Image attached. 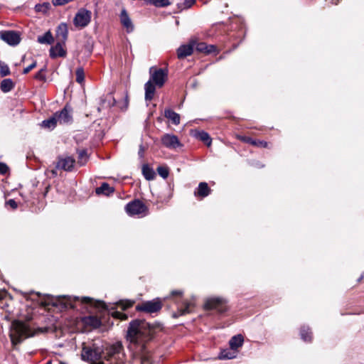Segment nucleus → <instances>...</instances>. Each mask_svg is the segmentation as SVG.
I'll return each instance as SVG.
<instances>
[{"label": "nucleus", "instance_id": "obj_12", "mask_svg": "<svg viewBox=\"0 0 364 364\" xmlns=\"http://www.w3.org/2000/svg\"><path fill=\"white\" fill-rule=\"evenodd\" d=\"M162 144L170 149H176L178 147L182 146L178 138L171 134H166L161 136Z\"/></svg>", "mask_w": 364, "mask_h": 364}, {"label": "nucleus", "instance_id": "obj_27", "mask_svg": "<svg viewBox=\"0 0 364 364\" xmlns=\"http://www.w3.org/2000/svg\"><path fill=\"white\" fill-rule=\"evenodd\" d=\"M301 338L306 342H310L312 340V333L308 326H303L300 330Z\"/></svg>", "mask_w": 364, "mask_h": 364}, {"label": "nucleus", "instance_id": "obj_43", "mask_svg": "<svg viewBox=\"0 0 364 364\" xmlns=\"http://www.w3.org/2000/svg\"><path fill=\"white\" fill-rule=\"evenodd\" d=\"M71 1L72 0H52V2L53 4V5H55V6H61V5L65 4Z\"/></svg>", "mask_w": 364, "mask_h": 364}, {"label": "nucleus", "instance_id": "obj_21", "mask_svg": "<svg viewBox=\"0 0 364 364\" xmlns=\"http://www.w3.org/2000/svg\"><path fill=\"white\" fill-rule=\"evenodd\" d=\"M243 342V336L240 334H238L231 338L229 341V345L232 350H237L238 348L242 346Z\"/></svg>", "mask_w": 364, "mask_h": 364}, {"label": "nucleus", "instance_id": "obj_7", "mask_svg": "<svg viewBox=\"0 0 364 364\" xmlns=\"http://www.w3.org/2000/svg\"><path fill=\"white\" fill-rule=\"evenodd\" d=\"M125 210L129 215L144 216L146 214L147 207L140 200H134L127 204Z\"/></svg>", "mask_w": 364, "mask_h": 364}, {"label": "nucleus", "instance_id": "obj_18", "mask_svg": "<svg viewBox=\"0 0 364 364\" xmlns=\"http://www.w3.org/2000/svg\"><path fill=\"white\" fill-rule=\"evenodd\" d=\"M120 21L128 33L133 31L134 25L125 9H122L121 12Z\"/></svg>", "mask_w": 364, "mask_h": 364}, {"label": "nucleus", "instance_id": "obj_6", "mask_svg": "<svg viewBox=\"0 0 364 364\" xmlns=\"http://www.w3.org/2000/svg\"><path fill=\"white\" fill-rule=\"evenodd\" d=\"M205 310H216L219 313H223L228 310L227 300L223 297H210L204 304Z\"/></svg>", "mask_w": 364, "mask_h": 364}, {"label": "nucleus", "instance_id": "obj_26", "mask_svg": "<svg viewBox=\"0 0 364 364\" xmlns=\"http://www.w3.org/2000/svg\"><path fill=\"white\" fill-rule=\"evenodd\" d=\"M146 4L153 5L158 8H164L170 6L172 0H144Z\"/></svg>", "mask_w": 364, "mask_h": 364}, {"label": "nucleus", "instance_id": "obj_52", "mask_svg": "<svg viewBox=\"0 0 364 364\" xmlns=\"http://www.w3.org/2000/svg\"><path fill=\"white\" fill-rule=\"evenodd\" d=\"M125 101H126V107L128 106V96L126 95L125 97Z\"/></svg>", "mask_w": 364, "mask_h": 364}, {"label": "nucleus", "instance_id": "obj_4", "mask_svg": "<svg viewBox=\"0 0 364 364\" xmlns=\"http://www.w3.org/2000/svg\"><path fill=\"white\" fill-rule=\"evenodd\" d=\"M127 356L122 342H116L104 350L103 364H125Z\"/></svg>", "mask_w": 364, "mask_h": 364}, {"label": "nucleus", "instance_id": "obj_16", "mask_svg": "<svg viewBox=\"0 0 364 364\" xmlns=\"http://www.w3.org/2000/svg\"><path fill=\"white\" fill-rule=\"evenodd\" d=\"M75 163V159L70 156L59 158L56 168L63 169L66 171H70L73 168Z\"/></svg>", "mask_w": 364, "mask_h": 364}, {"label": "nucleus", "instance_id": "obj_1", "mask_svg": "<svg viewBox=\"0 0 364 364\" xmlns=\"http://www.w3.org/2000/svg\"><path fill=\"white\" fill-rule=\"evenodd\" d=\"M159 326L150 324L144 320L132 321L127 331L128 348L134 358H139L141 364H151L150 351L147 344L153 340Z\"/></svg>", "mask_w": 364, "mask_h": 364}, {"label": "nucleus", "instance_id": "obj_42", "mask_svg": "<svg viewBox=\"0 0 364 364\" xmlns=\"http://www.w3.org/2000/svg\"><path fill=\"white\" fill-rule=\"evenodd\" d=\"M36 61H33V63L23 69V74L28 73L32 69L36 67Z\"/></svg>", "mask_w": 364, "mask_h": 364}, {"label": "nucleus", "instance_id": "obj_47", "mask_svg": "<svg viewBox=\"0 0 364 364\" xmlns=\"http://www.w3.org/2000/svg\"><path fill=\"white\" fill-rule=\"evenodd\" d=\"M183 291L181 290H173L171 291V295L172 296H179L181 297L183 296Z\"/></svg>", "mask_w": 364, "mask_h": 364}, {"label": "nucleus", "instance_id": "obj_29", "mask_svg": "<svg viewBox=\"0 0 364 364\" xmlns=\"http://www.w3.org/2000/svg\"><path fill=\"white\" fill-rule=\"evenodd\" d=\"M57 124L58 122L56 118L53 114V116L48 119L43 120L42 122L41 126L48 129H53L56 127Z\"/></svg>", "mask_w": 364, "mask_h": 364}, {"label": "nucleus", "instance_id": "obj_20", "mask_svg": "<svg viewBox=\"0 0 364 364\" xmlns=\"http://www.w3.org/2000/svg\"><path fill=\"white\" fill-rule=\"evenodd\" d=\"M85 325L93 328H98L101 325V321L95 316H88L82 318Z\"/></svg>", "mask_w": 364, "mask_h": 364}, {"label": "nucleus", "instance_id": "obj_8", "mask_svg": "<svg viewBox=\"0 0 364 364\" xmlns=\"http://www.w3.org/2000/svg\"><path fill=\"white\" fill-rule=\"evenodd\" d=\"M57 122L60 124H70L73 122V109L66 105L63 109L54 113Z\"/></svg>", "mask_w": 364, "mask_h": 364}, {"label": "nucleus", "instance_id": "obj_28", "mask_svg": "<svg viewBox=\"0 0 364 364\" xmlns=\"http://www.w3.org/2000/svg\"><path fill=\"white\" fill-rule=\"evenodd\" d=\"M14 87V83L12 80L7 78L1 81L0 84L1 90L4 92H8L11 91Z\"/></svg>", "mask_w": 364, "mask_h": 364}, {"label": "nucleus", "instance_id": "obj_31", "mask_svg": "<svg viewBox=\"0 0 364 364\" xmlns=\"http://www.w3.org/2000/svg\"><path fill=\"white\" fill-rule=\"evenodd\" d=\"M197 137L204 142L208 146H210L211 144V138L209 134L205 132H199L197 134Z\"/></svg>", "mask_w": 364, "mask_h": 364}, {"label": "nucleus", "instance_id": "obj_23", "mask_svg": "<svg viewBox=\"0 0 364 364\" xmlns=\"http://www.w3.org/2000/svg\"><path fill=\"white\" fill-rule=\"evenodd\" d=\"M164 116L166 118L168 119L172 122L175 125H178L180 124V115L173 111L172 109H167L164 111Z\"/></svg>", "mask_w": 364, "mask_h": 364}, {"label": "nucleus", "instance_id": "obj_10", "mask_svg": "<svg viewBox=\"0 0 364 364\" xmlns=\"http://www.w3.org/2000/svg\"><path fill=\"white\" fill-rule=\"evenodd\" d=\"M91 11L85 9H80L74 18V24L77 27H85L91 20Z\"/></svg>", "mask_w": 364, "mask_h": 364}, {"label": "nucleus", "instance_id": "obj_2", "mask_svg": "<svg viewBox=\"0 0 364 364\" xmlns=\"http://www.w3.org/2000/svg\"><path fill=\"white\" fill-rule=\"evenodd\" d=\"M150 79L145 83V100L151 101L155 93L156 87H162L168 78V70L164 68L151 67L149 68Z\"/></svg>", "mask_w": 364, "mask_h": 364}, {"label": "nucleus", "instance_id": "obj_35", "mask_svg": "<svg viewBox=\"0 0 364 364\" xmlns=\"http://www.w3.org/2000/svg\"><path fill=\"white\" fill-rule=\"evenodd\" d=\"M50 4L48 2L43 3L42 4H37L35 6V9L37 12L46 13L48 10L50 9Z\"/></svg>", "mask_w": 364, "mask_h": 364}, {"label": "nucleus", "instance_id": "obj_33", "mask_svg": "<svg viewBox=\"0 0 364 364\" xmlns=\"http://www.w3.org/2000/svg\"><path fill=\"white\" fill-rule=\"evenodd\" d=\"M235 357V353L230 352L229 350H222L220 353L219 356H218V358L221 360L232 359V358H234Z\"/></svg>", "mask_w": 364, "mask_h": 364}, {"label": "nucleus", "instance_id": "obj_54", "mask_svg": "<svg viewBox=\"0 0 364 364\" xmlns=\"http://www.w3.org/2000/svg\"><path fill=\"white\" fill-rule=\"evenodd\" d=\"M48 189H49V186L46 188V192H48Z\"/></svg>", "mask_w": 364, "mask_h": 364}, {"label": "nucleus", "instance_id": "obj_44", "mask_svg": "<svg viewBox=\"0 0 364 364\" xmlns=\"http://www.w3.org/2000/svg\"><path fill=\"white\" fill-rule=\"evenodd\" d=\"M9 171L8 166L2 162H0V173L5 174Z\"/></svg>", "mask_w": 364, "mask_h": 364}, {"label": "nucleus", "instance_id": "obj_17", "mask_svg": "<svg viewBox=\"0 0 364 364\" xmlns=\"http://www.w3.org/2000/svg\"><path fill=\"white\" fill-rule=\"evenodd\" d=\"M68 36V25L65 23H61L56 28L55 38L56 41L61 42H66Z\"/></svg>", "mask_w": 364, "mask_h": 364}, {"label": "nucleus", "instance_id": "obj_19", "mask_svg": "<svg viewBox=\"0 0 364 364\" xmlns=\"http://www.w3.org/2000/svg\"><path fill=\"white\" fill-rule=\"evenodd\" d=\"M192 307H193V304L191 301H183V306L178 309L177 312L174 314V316L178 317L191 313Z\"/></svg>", "mask_w": 364, "mask_h": 364}, {"label": "nucleus", "instance_id": "obj_9", "mask_svg": "<svg viewBox=\"0 0 364 364\" xmlns=\"http://www.w3.org/2000/svg\"><path fill=\"white\" fill-rule=\"evenodd\" d=\"M162 307L161 301L159 299H154L143 302L136 306V310L139 311H144L146 313H156L161 310Z\"/></svg>", "mask_w": 364, "mask_h": 364}, {"label": "nucleus", "instance_id": "obj_30", "mask_svg": "<svg viewBox=\"0 0 364 364\" xmlns=\"http://www.w3.org/2000/svg\"><path fill=\"white\" fill-rule=\"evenodd\" d=\"M240 139L242 141H245L246 143H249L250 144H252L254 146H262V147H267V142L264 141H259V140L256 141V140H254L252 138L247 137V136H241Z\"/></svg>", "mask_w": 364, "mask_h": 364}, {"label": "nucleus", "instance_id": "obj_22", "mask_svg": "<svg viewBox=\"0 0 364 364\" xmlns=\"http://www.w3.org/2000/svg\"><path fill=\"white\" fill-rule=\"evenodd\" d=\"M114 189L113 187L110 186L107 183H103L102 185L97 188L95 192L97 195L103 194L105 196H109L113 193Z\"/></svg>", "mask_w": 364, "mask_h": 364}, {"label": "nucleus", "instance_id": "obj_51", "mask_svg": "<svg viewBox=\"0 0 364 364\" xmlns=\"http://www.w3.org/2000/svg\"><path fill=\"white\" fill-rule=\"evenodd\" d=\"M6 296V291L0 290V300L4 299Z\"/></svg>", "mask_w": 364, "mask_h": 364}, {"label": "nucleus", "instance_id": "obj_24", "mask_svg": "<svg viewBox=\"0 0 364 364\" xmlns=\"http://www.w3.org/2000/svg\"><path fill=\"white\" fill-rule=\"evenodd\" d=\"M37 41L41 44L51 45L54 42V38L50 31L44 35L38 36Z\"/></svg>", "mask_w": 364, "mask_h": 364}, {"label": "nucleus", "instance_id": "obj_50", "mask_svg": "<svg viewBox=\"0 0 364 364\" xmlns=\"http://www.w3.org/2000/svg\"><path fill=\"white\" fill-rule=\"evenodd\" d=\"M144 149L142 146H140V148H139V153H138L139 156L140 157H143L144 156Z\"/></svg>", "mask_w": 364, "mask_h": 364}, {"label": "nucleus", "instance_id": "obj_49", "mask_svg": "<svg viewBox=\"0 0 364 364\" xmlns=\"http://www.w3.org/2000/svg\"><path fill=\"white\" fill-rule=\"evenodd\" d=\"M81 302L84 304H92V299L90 297H82Z\"/></svg>", "mask_w": 364, "mask_h": 364}, {"label": "nucleus", "instance_id": "obj_13", "mask_svg": "<svg viewBox=\"0 0 364 364\" xmlns=\"http://www.w3.org/2000/svg\"><path fill=\"white\" fill-rule=\"evenodd\" d=\"M65 42L57 41L55 46H52L50 48V56L51 58H55L58 57H65L67 52L65 49Z\"/></svg>", "mask_w": 364, "mask_h": 364}, {"label": "nucleus", "instance_id": "obj_37", "mask_svg": "<svg viewBox=\"0 0 364 364\" xmlns=\"http://www.w3.org/2000/svg\"><path fill=\"white\" fill-rule=\"evenodd\" d=\"M110 314L114 318H118V319L122 320V321L127 320V318H128L127 314H124L122 312L118 311H111Z\"/></svg>", "mask_w": 364, "mask_h": 364}, {"label": "nucleus", "instance_id": "obj_25", "mask_svg": "<svg viewBox=\"0 0 364 364\" xmlns=\"http://www.w3.org/2000/svg\"><path fill=\"white\" fill-rule=\"evenodd\" d=\"M142 174L144 178L148 181L154 180L156 173L152 168H151L149 164H144L141 168Z\"/></svg>", "mask_w": 364, "mask_h": 364}, {"label": "nucleus", "instance_id": "obj_38", "mask_svg": "<svg viewBox=\"0 0 364 364\" xmlns=\"http://www.w3.org/2000/svg\"><path fill=\"white\" fill-rule=\"evenodd\" d=\"M87 153L85 150H82L78 154V163L80 164V166H82L85 164V161H87Z\"/></svg>", "mask_w": 364, "mask_h": 364}, {"label": "nucleus", "instance_id": "obj_5", "mask_svg": "<svg viewBox=\"0 0 364 364\" xmlns=\"http://www.w3.org/2000/svg\"><path fill=\"white\" fill-rule=\"evenodd\" d=\"M103 348L97 346V343H82V359L90 363V364H103Z\"/></svg>", "mask_w": 364, "mask_h": 364}, {"label": "nucleus", "instance_id": "obj_32", "mask_svg": "<svg viewBox=\"0 0 364 364\" xmlns=\"http://www.w3.org/2000/svg\"><path fill=\"white\" fill-rule=\"evenodd\" d=\"M133 304H134V301H130V300H121L116 304L117 307L121 309L123 311L132 306Z\"/></svg>", "mask_w": 364, "mask_h": 364}, {"label": "nucleus", "instance_id": "obj_45", "mask_svg": "<svg viewBox=\"0 0 364 364\" xmlns=\"http://www.w3.org/2000/svg\"><path fill=\"white\" fill-rule=\"evenodd\" d=\"M216 50H217V48L215 46L207 45V49H206L205 53L206 54L213 53H215L216 51Z\"/></svg>", "mask_w": 364, "mask_h": 364}, {"label": "nucleus", "instance_id": "obj_46", "mask_svg": "<svg viewBox=\"0 0 364 364\" xmlns=\"http://www.w3.org/2000/svg\"><path fill=\"white\" fill-rule=\"evenodd\" d=\"M36 80L45 81L46 80V75L42 72L38 71L34 77Z\"/></svg>", "mask_w": 364, "mask_h": 364}, {"label": "nucleus", "instance_id": "obj_41", "mask_svg": "<svg viewBox=\"0 0 364 364\" xmlns=\"http://www.w3.org/2000/svg\"><path fill=\"white\" fill-rule=\"evenodd\" d=\"M196 2V0H184L183 5L181 8L183 9H188L192 5H193Z\"/></svg>", "mask_w": 364, "mask_h": 364}, {"label": "nucleus", "instance_id": "obj_15", "mask_svg": "<svg viewBox=\"0 0 364 364\" xmlns=\"http://www.w3.org/2000/svg\"><path fill=\"white\" fill-rule=\"evenodd\" d=\"M195 42L191 41L187 45H182L177 49V56L179 59H183L193 53Z\"/></svg>", "mask_w": 364, "mask_h": 364}, {"label": "nucleus", "instance_id": "obj_40", "mask_svg": "<svg viewBox=\"0 0 364 364\" xmlns=\"http://www.w3.org/2000/svg\"><path fill=\"white\" fill-rule=\"evenodd\" d=\"M195 46L197 51L205 53L207 49V44L205 43H195Z\"/></svg>", "mask_w": 364, "mask_h": 364}, {"label": "nucleus", "instance_id": "obj_39", "mask_svg": "<svg viewBox=\"0 0 364 364\" xmlns=\"http://www.w3.org/2000/svg\"><path fill=\"white\" fill-rule=\"evenodd\" d=\"M10 74V70L8 65L0 63V76L4 77Z\"/></svg>", "mask_w": 364, "mask_h": 364}, {"label": "nucleus", "instance_id": "obj_34", "mask_svg": "<svg viewBox=\"0 0 364 364\" xmlns=\"http://www.w3.org/2000/svg\"><path fill=\"white\" fill-rule=\"evenodd\" d=\"M156 170L159 175L163 178L166 179L168 178L169 174V170L168 167L161 166H159Z\"/></svg>", "mask_w": 364, "mask_h": 364}, {"label": "nucleus", "instance_id": "obj_11", "mask_svg": "<svg viewBox=\"0 0 364 364\" xmlns=\"http://www.w3.org/2000/svg\"><path fill=\"white\" fill-rule=\"evenodd\" d=\"M0 38L1 40L12 46L18 45L21 41V37L19 34L14 31H1Z\"/></svg>", "mask_w": 364, "mask_h": 364}, {"label": "nucleus", "instance_id": "obj_53", "mask_svg": "<svg viewBox=\"0 0 364 364\" xmlns=\"http://www.w3.org/2000/svg\"><path fill=\"white\" fill-rule=\"evenodd\" d=\"M46 70V67H44L43 68L41 69L39 71L44 73Z\"/></svg>", "mask_w": 364, "mask_h": 364}, {"label": "nucleus", "instance_id": "obj_36", "mask_svg": "<svg viewBox=\"0 0 364 364\" xmlns=\"http://www.w3.org/2000/svg\"><path fill=\"white\" fill-rule=\"evenodd\" d=\"M75 75H76V81L78 83H82L85 79V73H84L83 69L82 68H78L76 70Z\"/></svg>", "mask_w": 364, "mask_h": 364}, {"label": "nucleus", "instance_id": "obj_48", "mask_svg": "<svg viewBox=\"0 0 364 364\" xmlns=\"http://www.w3.org/2000/svg\"><path fill=\"white\" fill-rule=\"evenodd\" d=\"M7 204L9 205L13 209H16L18 206L17 203L14 199H10L7 202Z\"/></svg>", "mask_w": 364, "mask_h": 364}, {"label": "nucleus", "instance_id": "obj_14", "mask_svg": "<svg viewBox=\"0 0 364 364\" xmlns=\"http://www.w3.org/2000/svg\"><path fill=\"white\" fill-rule=\"evenodd\" d=\"M211 191L210 188L206 182H200L199 183L198 188L195 189L193 194L195 197L199 199H203L209 196Z\"/></svg>", "mask_w": 364, "mask_h": 364}, {"label": "nucleus", "instance_id": "obj_3", "mask_svg": "<svg viewBox=\"0 0 364 364\" xmlns=\"http://www.w3.org/2000/svg\"><path fill=\"white\" fill-rule=\"evenodd\" d=\"M34 335L33 331L28 323L19 320L11 323L9 336L14 346L21 343L23 340Z\"/></svg>", "mask_w": 364, "mask_h": 364}]
</instances>
